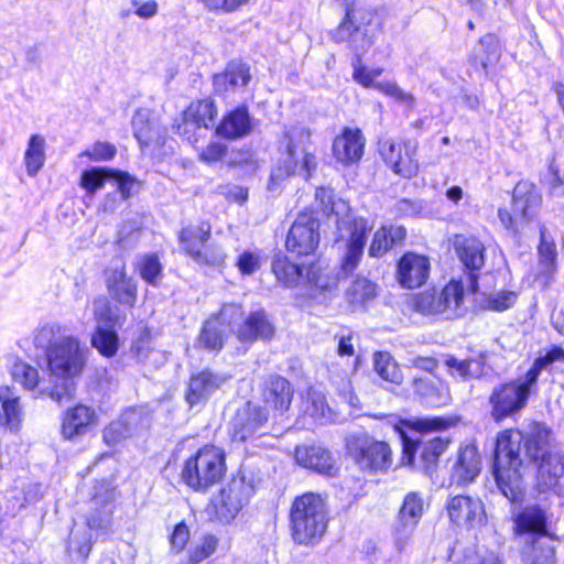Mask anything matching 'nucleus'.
Returning <instances> with one entry per match:
<instances>
[{
  "label": "nucleus",
  "mask_w": 564,
  "mask_h": 564,
  "mask_svg": "<svg viewBox=\"0 0 564 564\" xmlns=\"http://www.w3.org/2000/svg\"><path fill=\"white\" fill-rule=\"evenodd\" d=\"M540 245H539V271L535 276V282L540 286L546 288L556 272V246L554 240L547 235L546 229H540Z\"/></svg>",
  "instance_id": "bb28decb"
},
{
  "label": "nucleus",
  "mask_w": 564,
  "mask_h": 564,
  "mask_svg": "<svg viewBox=\"0 0 564 564\" xmlns=\"http://www.w3.org/2000/svg\"><path fill=\"white\" fill-rule=\"evenodd\" d=\"M293 399L291 383L282 377H272L267 382L263 400L272 409L284 412L289 410Z\"/></svg>",
  "instance_id": "473e14b6"
},
{
  "label": "nucleus",
  "mask_w": 564,
  "mask_h": 564,
  "mask_svg": "<svg viewBox=\"0 0 564 564\" xmlns=\"http://www.w3.org/2000/svg\"><path fill=\"white\" fill-rule=\"evenodd\" d=\"M424 512V501L417 492H409L398 511L397 519L417 527Z\"/></svg>",
  "instance_id": "c03bdc74"
},
{
  "label": "nucleus",
  "mask_w": 564,
  "mask_h": 564,
  "mask_svg": "<svg viewBox=\"0 0 564 564\" xmlns=\"http://www.w3.org/2000/svg\"><path fill=\"white\" fill-rule=\"evenodd\" d=\"M93 541L89 532H72L68 543V552L77 561H86L91 551Z\"/></svg>",
  "instance_id": "4d7b16f0"
},
{
  "label": "nucleus",
  "mask_w": 564,
  "mask_h": 564,
  "mask_svg": "<svg viewBox=\"0 0 564 564\" xmlns=\"http://www.w3.org/2000/svg\"><path fill=\"white\" fill-rule=\"evenodd\" d=\"M534 387V382L528 381L527 373L513 381L495 387L489 397L494 420L500 422L521 411L527 405Z\"/></svg>",
  "instance_id": "0eeeda50"
},
{
  "label": "nucleus",
  "mask_w": 564,
  "mask_h": 564,
  "mask_svg": "<svg viewBox=\"0 0 564 564\" xmlns=\"http://www.w3.org/2000/svg\"><path fill=\"white\" fill-rule=\"evenodd\" d=\"M218 539L214 535H205L197 544L188 550V562L198 564L215 553Z\"/></svg>",
  "instance_id": "13d9d810"
},
{
  "label": "nucleus",
  "mask_w": 564,
  "mask_h": 564,
  "mask_svg": "<svg viewBox=\"0 0 564 564\" xmlns=\"http://www.w3.org/2000/svg\"><path fill=\"white\" fill-rule=\"evenodd\" d=\"M252 130L251 118L246 108L240 107L226 115L216 132L227 139H238L249 134Z\"/></svg>",
  "instance_id": "2f4dec72"
},
{
  "label": "nucleus",
  "mask_w": 564,
  "mask_h": 564,
  "mask_svg": "<svg viewBox=\"0 0 564 564\" xmlns=\"http://www.w3.org/2000/svg\"><path fill=\"white\" fill-rule=\"evenodd\" d=\"M464 304V285L451 281L440 292L433 290L415 295L411 301L414 311L424 315H443L455 318L462 315Z\"/></svg>",
  "instance_id": "423d86ee"
},
{
  "label": "nucleus",
  "mask_w": 564,
  "mask_h": 564,
  "mask_svg": "<svg viewBox=\"0 0 564 564\" xmlns=\"http://www.w3.org/2000/svg\"><path fill=\"white\" fill-rule=\"evenodd\" d=\"M215 116L216 108L212 100L194 101L183 112L182 121L176 124V131L195 144L206 135L214 123Z\"/></svg>",
  "instance_id": "ddd939ff"
},
{
  "label": "nucleus",
  "mask_w": 564,
  "mask_h": 564,
  "mask_svg": "<svg viewBox=\"0 0 564 564\" xmlns=\"http://www.w3.org/2000/svg\"><path fill=\"white\" fill-rule=\"evenodd\" d=\"M444 365L451 377L462 381L479 379L487 376L486 357L484 355L463 360L457 359L453 355H446L444 357Z\"/></svg>",
  "instance_id": "cd10ccee"
},
{
  "label": "nucleus",
  "mask_w": 564,
  "mask_h": 564,
  "mask_svg": "<svg viewBox=\"0 0 564 564\" xmlns=\"http://www.w3.org/2000/svg\"><path fill=\"white\" fill-rule=\"evenodd\" d=\"M294 458L300 466L321 474H330L334 469V459L330 453L321 446H297Z\"/></svg>",
  "instance_id": "c85d7f7f"
},
{
  "label": "nucleus",
  "mask_w": 564,
  "mask_h": 564,
  "mask_svg": "<svg viewBox=\"0 0 564 564\" xmlns=\"http://www.w3.org/2000/svg\"><path fill=\"white\" fill-rule=\"evenodd\" d=\"M210 226L206 223L189 225L180 232V242L185 253L194 261L210 237Z\"/></svg>",
  "instance_id": "72a5a7b5"
},
{
  "label": "nucleus",
  "mask_w": 564,
  "mask_h": 564,
  "mask_svg": "<svg viewBox=\"0 0 564 564\" xmlns=\"http://www.w3.org/2000/svg\"><path fill=\"white\" fill-rule=\"evenodd\" d=\"M24 419L20 397L8 386L0 387V429L18 433Z\"/></svg>",
  "instance_id": "393cba45"
},
{
  "label": "nucleus",
  "mask_w": 564,
  "mask_h": 564,
  "mask_svg": "<svg viewBox=\"0 0 564 564\" xmlns=\"http://www.w3.org/2000/svg\"><path fill=\"white\" fill-rule=\"evenodd\" d=\"M365 139L359 129L345 128L334 139L333 154L344 165L358 162L364 154Z\"/></svg>",
  "instance_id": "4be33fe9"
},
{
  "label": "nucleus",
  "mask_w": 564,
  "mask_h": 564,
  "mask_svg": "<svg viewBox=\"0 0 564 564\" xmlns=\"http://www.w3.org/2000/svg\"><path fill=\"white\" fill-rule=\"evenodd\" d=\"M406 231L402 226H382L372 238L368 253L370 257H382L395 243L405 238Z\"/></svg>",
  "instance_id": "f704fd0d"
},
{
  "label": "nucleus",
  "mask_w": 564,
  "mask_h": 564,
  "mask_svg": "<svg viewBox=\"0 0 564 564\" xmlns=\"http://www.w3.org/2000/svg\"><path fill=\"white\" fill-rule=\"evenodd\" d=\"M225 335V328L219 325V321L209 318L202 329L198 341L209 350H219L223 348Z\"/></svg>",
  "instance_id": "8fccbe9b"
},
{
  "label": "nucleus",
  "mask_w": 564,
  "mask_h": 564,
  "mask_svg": "<svg viewBox=\"0 0 564 564\" xmlns=\"http://www.w3.org/2000/svg\"><path fill=\"white\" fill-rule=\"evenodd\" d=\"M273 334L274 327L263 311L251 313L237 329L239 340L248 343L271 338Z\"/></svg>",
  "instance_id": "7c9ffc66"
},
{
  "label": "nucleus",
  "mask_w": 564,
  "mask_h": 564,
  "mask_svg": "<svg viewBox=\"0 0 564 564\" xmlns=\"http://www.w3.org/2000/svg\"><path fill=\"white\" fill-rule=\"evenodd\" d=\"M338 279L319 263H311L307 265L303 285L312 290V292H327L336 288Z\"/></svg>",
  "instance_id": "a19ab883"
},
{
  "label": "nucleus",
  "mask_w": 564,
  "mask_h": 564,
  "mask_svg": "<svg viewBox=\"0 0 564 564\" xmlns=\"http://www.w3.org/2000/svg\"><path fill=\"white\" fill-rule=\"evenodd\" d=\"M480 557L473 547H464L460 544H456L449 554V560L454 564H480Z\"/></svg>",
  "instance_id": "338daca9"
},
{
  "label": "nucleus",
  "mask_w": 564,
  "mask_h": 564,
  "mask_svg": "<svg viewBox=\"0 0 564 564\" xmlns=\"http://www.w3.org/2000/svg\"><path fill=\"white\" fill-rule=\"evenodd\" d=\"M87 359L88 348L74 336H63L50 343L46 360L53 400L61 403L74 398L75 379L82 375Z\"/></svg>",
  "instance_id": "f257e3e1"
},
{
  "label": "nucleus",
  "mask_w": 564,
  "mask_h": 564,
  "mask_svg": "<svg viewBox=\"0 0 564 564\" xmlns=\"http://www.w3.org/2000/svg\"><path fill=\"white\" fill-rule=\"evenodd\" d=\"M137 269L140 276L152 285H156L162 278L163 265L156 254L142 256Z\"/></svg>",
  "instance_id": "6e6d98bb"
},
{
  "label": "nucleus",
  "mask_w": 564,
  "mask_h": 564,
  "mask_svg": "<svg viewBox=\"0 0 564 564\" xmlns=\"http://www.w3.org/2000/svg\"><path fill=\"white\" fill-rule=\"evenodd\" d=\"M480 471V457L476 446L467 445L460 449L455 464V474L459 481L471 482Z\"/></svg>",
  "instance_id": "e433bc0d"
},
{
  "label": "nucleus",
  "mask_w": 564,
  "mask_h": 564,
  "mask_svg": "<svg viewBox=\"0 0 564 564\" xmlns=\"http://www.w3.org/2000/svg\"><path fill=\"white\" fill-rule=\"evenodd\" d=\"M253 494L252 485L245 477L231 478L210 501L217 519L229 523L248 503Z\"/></svg>",
  "instance_id": "1a4fd4ad"
},
{
  "label": "nucleus",
  "mask_w": 564,
  "mask_h": 564,
  "mask_svg": "<svg viewBox=\"0 0 564 564\" xmlns=\"http://www.w3.org/2000/svg\"><path fill=\"white\" fill-rule=\"evenodd\" d=\"M540 204L541 196L533 184L518 183L512 193V208H499V220L506 229L518 232L534 217Z\"/></svg>",
  "instance_id": "6e6552de"
},
{
  "label": "nucleus",
  "mask_w": 564,
  "mask_h": 564,
  "mask_svg": "<svg viewBox=\"0 0 564 564\" xmlns=\"http://www.w3.org/2000/svg\"><path fill=\"white\" fill-rule=\"evenodd\" d=\"M448 442L441 437H435L429 441L421 453L422 460L424 463V470L431 473L433 466L436 464L437 458L447 447Z\"/></svg>",
  "instance_id": "052dcab7"
},
{
  "label": "nucleus",
  "mask_w": 564,
  "mask_h": 564,
  "mask_svg": "<svg viewBox=\"0 0 564 564\" xmlns=\"http://www.w3.org/2000/svg\"><path fill=\"white\" fill-rule=\"evenodd\" d=\"M130 433L128 423L120 419L111 422L102 432L104 441L108 445H116L121 440L126 438Z\"/></svg>",
  "instance_id": "e2e57ef3"
},
{
  "label": "nucleus",
  "mask_w": 564,
  "mask_h": 564,
  "mask_svg": "<svg viewBox=\"0 0 564 564\" xmlns=\"http://www.w3.org/2000/svg\"><path fill=\"white\" fill-rule=\"evenodd\" d=\"M242 317L241 306L237 304H226L221 307L220 312L212 317L213 319H218L219 325L225 328V332L231 327L232 324L239 322Z\"/></svg>",
  "instance_id": "69168bd1"
},
{
  "label": "nucleus",
  "mask_w": 564,
  "mask_h": 564,
  "mask_svg": "<svg viewBox=\"0 0 564 564\" xmlns=\"http://www.w3.org/2000/svg\"><path fill=\"white\" fill-rule=\"evenodd\" d=\"M500 56L499 41L494 34H486L479 41V47L476 54V61L480 63L484 69L498 61Z\"/></svg>",
  "instance_id": "5fc2aeb1"
},
{
  "label": "nucleus",
  "mask_w": 564,
  "mask_h": 564,
  "mask_svg": "<svg viewBox=\"0 0 564 564\" xmlns=\"http://www.w3.org/2000/svg\"><path fill=\"white\" fill-rule=\"evenodd\" d=\"M226 469L224 449L205 445L185 460L181 478L193 490L206 491L221 480Z\"/></svg>",
  "instance_id": "39448f33"
},
{
  "label": "nucleus",
  "mask_w": 564,
  "mask_h": 564,
  "mask_svg": "<svg viewBox=\"0 0 564 564\" xmlns=\"http://www.w3.org/2000/svg\"><path fill=\"white\" fill-rule=\"evenodd\" d=\"M446 510L451 521L465 528H476L486 523L482 501L477 497L457 495L448 499Z\"/></svg>",
  "instance_id": "dca6fc26"
},
{
  "label": "nucleus",
  "mask_w": 564,
  "mask_h": 564,
  "mask_svg": "<svg viewBox=\"0 0 564 564\" xmlns=\"http://www.w3.org/2000/svg\"><path fill=\"white\" fill-rule=\"evenodd\" d=\"M315 196L323 212L336 224L339 236L345 238V232L348 234L341 269L349 273L356 269L362 257L365 238L369 230L367 220L351 218L348 203L341 198H335L333 191L329 188H317Z\"/></svg>",
  "instance_id": "f03ea898"
},
{
  "label": "nucleus",
  "mask_w": 564,
  "mask_h": 564,
  "mask_svg": "<svg viewBox=\"0 0 564 564\" xmlns=\"http://www.w3.org/2000/svg\"><path fill=\"white\" fill-rule=\"evenodd\" d=\"M304 412L315 420L327 419L330 411L325 395L314 389H308L303 401Z\"/></svg>",
  "instance_id": "3c124183"
},
{
  "label": "nucleus",
  "mask_w": 564,
  "mask_h": 564,
  "mask_svg": "<svg viewBox=\"0 0 564 564\" xmlns=\"http://www.w3.org/2000/svg\"><path fill=\"white\" fill-rule=\"evenodd\" d=\"M250 80L249 68L243 64H230L226 70L214 77V85L219 91L245 87Z\"/></svg>",
  "instance_id": "58836bf2"
},
{
  "label": "nucleus",
  "mask_w": 564,
  "mask_h": 564,
  "mask_svg": "<svg viewBox=\"0 0 564 564\" xmlns=\"http://www.w3.org/2000/svg\"><path fill=\"white\" fill-rule=\"evenodd\" d=\"M564 477V456L558 452L542 455L538 468L536 486L540 491L560 492L561 479Z\"/></svg>",
  "instance_id": "b1692460"
},
{
  "label": "nucleus",
  "mask_w": 564,
  "mask_h": 564,
  "mask_svg": "<svg viewBox=\"0 0 564 564\" xmlns=\"http://www.w3.org/2000/svg\"><path fill=\"white\" fill-rule=\"evenodd\" d=\"M430 271L431 263L426 256L406 252L398 262L397 280L404 289L421 288L426 283Z\"/></svg>",
  "instance_id": "6ab92c4d"
},
{
  "label": "nucleus",
  "mask_w": 564,
  "mask_h": 564,
  "mask_svg": "<svg viewBox=\"0 0 564 564\" xmlns=\"http://www.w3.org/2000/svg\"><path fill=\"white\" fill-rule=\"evenodd\" d=\"M414 392L427 404L440 406L446 404L451 399L449 387L446 381L426 377H417L412 382Z\"/></svg>",
  "instance_id": "c756f323"
},
{
  "label": "nucleus",
  "mask_w": 564,
  "mask_h": 564,
  "mask_svg": "<svg viewBox=\"0 0 564 564\" xmlns=\"http://www.w3.org/2000/svg\"><path fill=\"white\" fill-rule=\"evenodd\" d=\"M133 133L141 145H148L150 142L159 138L160 128L151 119L148 110H138L132 118Z\"/></svg>",
  "instance_id": "79ce46f5"
},
{
  "label": "nucleus",
  "mask_w": 564,
  "mask_h": 564,
  "mask_svg": "<svg viewBox=\"0 0 564 564\" xmlns=\"http://www.w3.org/2000/svg\"><path fill=\"white\" fill-rule=\"evenodd\" d=\"M513 523L514 533L524 538L528 544L532 540H542L547 535L545 512L539 506H528L514 512Z\"/></svg>",
  "instance_id": "aec40b11"
},
{
  "label": "nucleus",
  "mask_w": 564,
  "mask_h": 564,
  "mask_svg": "<svg viewBox=\"0 0 564 564\" xmlns=\"http://www.w3.org/2000/svg\"><path fill=\"white\" fill-rule=\"evenodd\" d=\"M24 163L29 176H35L45 163V140L40 134H33L29 139L24 153Z\"/></svg>",
  "instance_id": "37998d69"
},
{
  "label": "nucleus",
  "mask_w": 564,
  "mask_h": 564,
  "mask_svg": "<svg viewBox=\"0 0 564 564\" xmlns=\"http://www.w3.org/2000/svg\"><path fill=\"white\" fill-rule=\"evenodd\" d=\"M518 300V294L512 291H499L491 294L487 300V307L491 311L502 312L511 306Z\"/></svg>",
  "instance_id": "0e129e2a"
},
{
  "label": "nucleus",
  "mask_w": 564,
  "mask_h": 564,
  "mask_svg": "<svg viewBox=\"0 0 564 564\" xmlns=\"http://www.w3.org/2000/svg\"><path fill=\"white\" fill-rule=\"evenodd\" d=\"M94 507L86 517L88 529L95 533L96 539L107 538L112 533L115 492L112 489L104 488L96 491L93 497Z\"/></svg>",
  "instance_id": "f3484780"
},
{
  "label": "nucleus",
  "mask_w": 564,
  "mask_h": 564,
  "mask_svg": "<svg viewBox=\"0 0 564 564\" xmlns=\"http://www.w3.org/2000/svg\"><path fill=\"white\" fill-rule=\"evenodd\" d=\"M456 250L460 261L470 270H478L485 262V247L476 238H463L456 241Z\"/></svg>",
  "instance_id": "ea45409f"
},
{
  "label": "nucleus",
  "mask_w": 564,
  "mask_h": 564,
  "mask_svg": "<svg viewBox=\"0 0 564 564\" xmlns=\"http://www.w3.org/2000/svg\"><path fill=\"white\" fill-rule=\"evenodd\" d=\"M523 435L517 430H507L500 433L496 441L492 473L498 488L511 501L517 502L523 498L519 456Z\"/></svg>",
  "instance_id": "20e7f679"
},
{
  "label": "nucleus",
  "mask_w": 564,
  "mask_h": 564,
  "mask_svg": "<svg viewBox=\"0 0 564 564\" xmlns=\"http://www.w3.org/2000/svg\"><path fill=\"white\" fill-rule=\"evenodd\" d=\"M527 551L530 564H554L555 550L546 539L532 540Z\"/></svg>",
  "instance_id": "864d4df0"
},
{
  "label": "nucleus",
  "mask_w": 564,
  "mask_h": 564,
  "mask_svg": "<svg viewBox=\"0 0 564 564\" xmlns=\"http://www.w3.org/2000/svg\"><path fill=\"white\" fill-rule=\"evenodd\" d=\"M306 269V265L295 264L282 254L275 256L272 261V272L276 280L285 286L303 285Z\"/></svg>",
  "instance_id": "c9c22d12"
},
{
  "label": "nucleus",
  "mask_w": 564,
  "mask_h": 564,
  "mask_svg": "<svg viewBox=\"0 0 564 564\" xmlns=\"http://www.w3.org/2000/svg\"><path fill=\"white\" fill-rule=\"evenodd\" d=\"M97 326H112L110 303L106 297H98L93 303Z\"/></svg>",
  "instance_id": "774afa93"
},
{
  "label": "nucleus",
  "mask_w": 564,
  "mask_h": 564,
  "mask_svg": "<svg viewBox=\"0 0 564 564\" xmlns=\"http://www.w3.org/2000/svg\"><path fill=\"white\" fill-rule=\"evenodd\" d=\"M227 379L228 377L209 370H202L193 375L186 393L187 402L194 405L208 399Z\"/></svg>",
  "instance_id": "a878e982"
},
{
  "label": "nucleus",
  "mask_w": 564,
  "mask_h": 564,
  "mask_svg": "<svg viewBox=\"0 0 564 564\" xmlns=\"http://www.w3.org/2000/svg\"><path fill=\"white\" fill-rule=\"evenodd\" d=\"M555 362H564V349L557 346H554L544 355H540L534 359L532 366L525 372L528 375V381L536 384L541 372L547 370L549 367Z\"/></svg>",
  "instance_id": "de8ad7c7"
},
{
  "label": "nucleus",
  "mask_w": 564,
  "mask_h": 564,
  "mask_svg": "<svg viewBox=\"0 0 564 564\" xmlns=\"http://www.w3.org/2000/svg\"><path fill=\"white\" fill-rule=\"evenodd\" d=\"M12 377L25 390L36 391L37 395L50 394L52 387L40 379L39 370L25 362L18 361L12 367Z\"/></svg>",
  "instance_id": "4c0bfd02"
},
{
  "label": "nucleus",
  "mask_w": 564,
  "mask_h": 564,
  "mask_svg": "<svg viewBox=\"0 0 564 564\" xmlns=\"http://www.w3.org/2000/svg\"><path fill=\"white\" fill-rule=\"evenodd\" d=\"M416 525L395 519L391 528V539L393 549L397 553L402 554L408 551L412 543L413 534Z\"/></svg>",
  "instance_id": "603ef678"
},
{
  "label": "nucleus",
  "mask_w": 564,
  "mask_h": 564,
  "mask_svg": "<svg viewBox=\"0 0 564 564\" xmlns=\"http://www.w3.org/2000/svg\"><path fill=\"white\" fill-rule=\"evenodd\" d=\"M349 455L364 470L384 471L392 464L391 449L386 442L369 436H354L347 443Z\"/></svg>",
  "instance_id": "9b49d317"
},
{
  "label": "nucleus",
  "mask_w": 564,
  "mask_h": 564,
  "mask_svg": "<svg viewBox=\"0 0 564 564\" xmlns=\"http://www.w3.org/2000/svg\"><path fill=\"white\" fill-rule=\"evenodd\" d=\"M328 509L322 495L305 492L296 497L290 508V532L299 545H316L328 527Z\"/></svg>",
  "instance_id": "7ed1b4c3"
},
{
  "label": "nucleus",
  "mask_w": 564,
  "mask_h": 564,
  "mask_svg": "<svg viewBox=\"0 0 564 564\" xmlns=\"http://www.w3.org/2000/svg\"><path fill=\"white\" fill-rule=\"evenodd\" d=\"M375 370L386 381L400 384L403 380L402 371L389 352L375 355Z\"/></svg>",
  "instance_id": "49530a36"
},
{
  "label": "nucleus",
  "mask_w": 564,
  "mask_h": 564,
  "mask_svg": "<svg viewBox=\"0 0 564 564\" xmlns=\"http://www.w3.org/2000/svg\"><path fill=\"white\" fill-rule=\"evenodd\" d=\"M93 346L106 357H112L118 350V336L112 326H97L91 338Z\"/></svg>",
  "instance_id": "a18cd8bd"
},
{
  "label": "nucleus",
  "mask_w": 564,
  "mask_h": 564,
  "mask_svg": "<svg viewBox=\"0 0 564 564\" xmlns=\"http://www.w3.org/2000/svg\"><path fill=\"white\" fill-rule=\"evenodd\" d=\"M307 140L308 134L305 132H300L297 143L292 138L290 139L282 165L276 169L272 177L282 178L294 174H303L306 178L310 177L311 172L316 167V160L305 147Z\"/></svg>",
  "instance_id": "2eb2a0df"
},
{
  "label": "nucleus",
  "mask_w": 564,
  "mask_h": 564,
  "mask_svg": "<svg viewBox=\"0 0 564 564\" xmlns=\"http://www.w3.org/2000/svg\"><path fill=\"white\" fill-rule=\"evenodd\" d=\"M107 289L110 296L122 305L132 307L137 301V283L127 275L126 265L117 261L108 271L106 278Z\"/></svg>",
  "instance_id": "412c9836"
},
{
  "label": "nucleus",
  "mask_w": 564,
  "mask_h": 564,
  "mask_svg": "<svg viewBox=\"0 0 564 564\" xmlns=\"http://www.w3.org/2000/svg\"><path fill=\"white\" fill-rule=\"evenodd\" d=\"M318 228V220L312 214H300L289 230L286 249L299 256L313 253L319 243Z\"/></svg>",
  "instance_id": "4468645a"
},
{
  "label": "nucleus",
  "mask_w": 564,
  "mask_h": 564,
  "mask_svg": "<svg viewBox=\"0 0 564 564\" xmlns=\"http://www.w3.org/2000/svg\"><path fill=\"white\" fill-rule=\"evenodd\" d=\"M379 154L395 175L411 178L419 172L417 141L415 140L383 139L379 142Z\"/></svg>",
  "instance_id": "9d476101"
},
{
  "label": "nucleus",
  "mask_w": 564,
  "mask_h": 564,
  "mask_svg": "<svg viewBox=\"0 0 564 564\" xmlns=\"http://www.w3.org/2000/svg\"><path fill=\"white\" fill-rule=\"evenodd\" d=\"M267 422V411L257 404L247 402L237 409L229 423L231 437L234 441L245 442L260 432Z\"/></svg>",
  "instance_id": "a211bd4d"
},
{
  "label": "nucleus",
  "mask_w": 564,
  "mask_h": 564,
  "mask_svg": "<svg viewBox=\"0 0 564 564\" xmlns=\"http://www.w3.org/2000/svg\"><path fill=\"white\" fill-rule=\"evenodd\" d=\"M113 170L91 169L84 171L82 174L80 185L90 195L104 186L107 178H112Z\"/></svg>",
  "instance_id": "bf43d9fd"
},
{
  "label": "nucleus",
  "mask_w": 564,
  "mask_h": 564,
  "mask_svg": "<svg viewBox=\"0 0 564 564\" xmlns=\"http://www.w3.org/2000/svg\"><path fill=\"white\" fill-rule=\"evenodd\" d=\"M97 424V414L93 408L77 404L64 414L61 433L65 440H74L86 434Z\"/></svg>",
  "instance_id": "5701e85b"
},
{
  "label": "nucleus",
  "mask_w": 564,
  "mask_h": 564,
  "mask_svg": "<svg viewBox=\"0 0 564 564\" xmlns=\"http://www.w3.org/2000/svg\"><path fill=\"white\" fill-rule=\"evenodd\" d=\"M376 285L367 279L358 278L346 292L348 302L354 306L365 305L376 297Z\"/></svg>",
  "instance_id": "09e8293b"
},
{
  "label": "nucleus",
  "mask_w": 564,
  "mask_h": 564,
  "mask_svg": "<svg viewBox=\"0 0 564 564\" xmlns=\"http://www.w3.org/2000/svg\"><path fill=\"white\" fill-rule=\"evenodd\" d=\"M356 57L352 62V78L356 83L361 85L365 88H375L381 94L393 98L401 106L411 110L415 106V98L412 94L404 91L402 88L398 86V84L393 80H382L377 82L376 79L381 76L383 69L378 68H368L361 63L362 54H355Z\"/></svg>",
  "instance_id": "f8f14e48"
},
{
  "label": "nucleus",
  "mask_w": 564,
  "mask_h": 564,
  "mask_svg": "<svg viewBox=\"0 0 564 564\" xmlns=\"http://www.w3.org/2000/svg\"><path fill=\"white\" fill-rule=\"evenodd\" d=\"M226 252L224 248L216 243L205 246L199 254H196L195 262L200 265L220 267L226 261Z\"/></svg>",
  "instance_id": "680f3d73"
}]
</instances>
